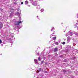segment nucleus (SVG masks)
<instances>
[{
	"instance_id": "1",
	"label": "nucleus",
	"mask_w": 78,
	"mask_h": 78,
	"mask_svg": "<svg viewBox=\"0 0 78 78\" xmlns=\"http://www.w3.org/2000/svg\"><path fill=\"white\" fill-rule=\"evenodd\" d=\"M22 22H21V21H16L15 22V24L16 25H19L20 23H22Z\"/></svg>"
},
{
	"instance_id": "2",
	"label": "nucleus",
	"mask_w": 78,
	"mask_h": 78,
	"mask_svg": "<svg viewBox=\"0 0 78 78\" xmlns=\"http://www.w3.org/2000/svg\"><path fill=\"white\" fill-rule=\"evenodd\" d=\"M25 4H26V5L28 4V1H27V0H26L25 1Z\"/></svg>"
},
{
	"instance_id": "3",
	"label": "nucleus",
	"mask_w": 78,
	"mask_h": 78,
	"mask_svg": "<svg viewBox=\"0 0 78 78\" xmlns=\"http://www.w3.org/2000/svg\"><path fill=\"white\" fill-rule=\"evenodd\" d=\"M57 49H58L57 48H55L54 49L55 51H57Z\"/></svg>"
},
{
	"instance_id": "4",
	"label": "nucleus",
	"mask_w": 78,
	"mask_h": 78,
	"mask_svg": "<svg viewBox=\"0 0 78 78\" xmlns=\"http://www.w3.org/2000/svg\"><path fill=\"white\" fill-rule=\"evenodd\" d=\"M56 39V37H54L53 38V40H55Z\"/></svg>"
},
{
	"instance_id": "5",
	"label": "nucleus",
	"mask_w": 78,
	"mask_h": 78,
	"mask_svg": "<svg viewBox=\"0 0 78 78\" xmlns=\"http://www.w3.org/2000/svg\"><path fill=\"white\" fill-rule=\"evenodd\" d=\"M34 61L35 62H37V60L36 59H35L34 60Z\"/></svg>"
},
{
	"instance_id": "6",
	"label": "nucleus",
	"mask_w": 78,
	"mask_h": 78,
	"mask_svg": "<svg viewBox=\"0 0 78 78\" xmlns=\"http://www.w3.org/2000/svg\"><path fill=\"white\" fill-rule=\"evenodd\" d=\"M2 23H0V27H1V26H2Z\"/></svg>"
},
{
	"instance_id": "7",
	"label": "nucleus",
	"mask_w": 78,
	"mask_h": 78,
	"mask_svg": "<svg viewBox=\"0 0 78 78\" xmlns=\"http://www.w3.org/2000/svg\"><path fill=\"white\" fill-rule=\"evenodd\" d=\"M38 60H39V61L41 60V58H40V57L38 58Z\"/></svg>"
},
{
	"instance_id": "8",
	"label": "nucleus",
	"mask_w": 78,
	"mask_h": 78,
	"mask_svg": "<svg viewBox=\"0 0 78 78\" xmlns=\"http://www.w3.org/2000/svg\"><path fill=\"white\" fill-rule=\"evenodd\" d=\"M0 43H2V41L1 39H0Z\"/></svg>"
},
{
	"instance_id": "9",
	"label": "nucleus",
	"mask_w": 78,
	"mask_h": 78,
	"mask_svg": "<svg viewBox=\"0 0 78 78\" xmlns=\"http://www.w3.org/2000/svg\"><path fill=\"white\" fill-rule=\"evenodd\" d=\"M65 41H64L62 43V44H65Z\"/></svg>"
},
{
	"instance_id": "10",
	"label": "nucleus",
	"mask_w": 78,
	"mask_h": 78,
	"mask_svg": "<svg viewBox=\"0 0 78 78\" xmlns=\"http://www.w3.org/2000/svg\"><path fill=\"white\" fill-rule=\"evenodd\" d=\"M55 43L56 44H58V42H56V43Z\"/></svg>"
},
{
	"instance_id": "11",
	"label": "nucleus",
	"mask_w": 78,
	"mask_h": 78,
	"mask_svg": "<svg viewBox=\"0 0 78 78\" xmlns=\"http://www.w3.org/2000/svg\"><path fill=\"white\" fill-rule=\"evenodd\" d=\"M23 2H21V4H22V5L23 4Z\"/></svg>"
},
{
	"instance_id": "12",
	"label": "nucleus",
	"mask_w": 78,
	"mask_h": 78,
	"mask_svg": "<svg viewBox=\"0 0 78 78\" xmlns=\"http://www.w3.org/2000/svg\"><path fill=\"white\" fill-rule=\"evenodd\" d=\"M64 73H66V71H64Z\"/></svg>"
},
{
	"instance_id": "13",
	"label": "nucleus",
	"mask_w": 78,
	"mask_h": 78,
	"mask_svg": "<svg viewBox=\"0 0 78 78\" xmlns=\"http://www.w3.org/2000/svg\"><path fill=\"white\" fill-rule=\"evenodd\" d=\"M41 63H42L43 62H41Z\"/></svg>"
}]
</instances>
